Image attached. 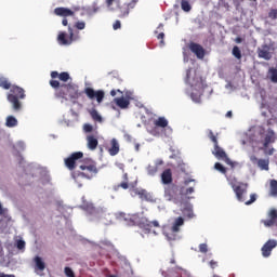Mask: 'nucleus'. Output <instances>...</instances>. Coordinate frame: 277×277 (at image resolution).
I'll return each instance as SVG.
<instances>
[{
  "instance_id": "obj_1",
  "label": "nucleus",
  "mask_w": 277,
  "mask_h": 277,
  "mask_svg": "<svg viewBox=\"0 0 277 277\" xmlns=\"http://www.w3.org/2000/svg\"><path fill=\"white\" fill-rule=\"evenodd\" d=\"M70 74L68 71H51V80L49 84L54 90L55 98H62V101H77L79 98V85L69 82Z\"/></svg>"
},
{
  "instance_id": "obj_2",
  "label": "nucleus",
  "mask_w": 277,
  "mask_h": 277,
  "mask_svg": "<svg viewBox=\"0 0 277 277\" xmlns=\"http://www.w3.org/2000/svg\"><path fill=\"white\" fill-rule=\"evenodd\" d=\"M78 168L79 170L72 173V179L78 184V187H83V185L79 183L80 179H88V181H90L91 179H94L96 174H98V169L96 168V164L90 161L81 162Z\"/></svg>"
},
{
  "instance_id": "obj_3",
  "label": "nucleus",
  "mask_w": 277,
  "mask_h": 277,
  "mask_svg": "<svg viewBox=\"0 0 277 277\" xmlns=\"http://www.w3.org/2000/svg\"><path fill=\"white\" fill-rule=\"evenodd\" d=\"M25 96H27L25 94V89L16 85V84H13L11 87L10 93L6 95V98H8L9 103H11L14 111H21V109L23 108V104L21 103V101H23V98H25Z\"/></svg>"
},
{
  "instance_id": "obj_4",
  "label": "nucleus",
  "mask_w": 277,
  "mask_h": 277,
  "mask_svg": "<svg viewBox=\"0 0 277 277\" xmlns=\"http://www.w3.org/2000/svg\"><path fill=\"white\" fill-rule=\"evenodd\" d=\"M227 181L234 190V194H236V198L239 202H246V197H243L245 194H248V184L243 182H237V177H227Z\"/></svg>"
},
{
  "instance_id": "obj_5",
  "label": "nucleus",
  "mask_w": 277,
  "mask_h": 277,
  "mask_svg": "<svg viewBox=\"0 0 277 277\" xmlns=\"http://www.w3.org/2000/svg\"><path fill=\"white\" fill-rule=\"evenodd\" d=\"M274 142H276L274 130H268L267 133H265V129L259 131V135L255 140L256 144H261L264 148H267V146L274 144Z\"/></svg>"
},
{
  "instance_id": "obj_6",
  "label": "nucleus",
  "mask_w": 277,
  "mask_h": 277,
  "mask_svg": "<svg viewBox=\"0 0 277 277\" xmlns=\"http://www.w3.org/2000/svg\"><path fill=\"white\" fill-rule=\"evenodd\" d=\"M68 35L65 31H61L57 36V42L62 45L72 44L75 40H79V32H75L72 27L68 26Z\"/></svg>"
},
{
  "instance_id": "obj_7",
  "label": "nucleus",
  "mask_w": 277,
  "mask_h": 277,
  "mask_svg": "<svg viewBox=\"0 0 277 277\" xmlns=\"http://www.w3.org/2000/svg\"><path fill=\"white\" fill-rule=\"evenodd\" d=\"M82 159H83V153L82 151H75L69 157L64 159V163H65L67 169L76 170L83 162Z\"/></svg>"
},
{
  "instance_id": "obj_8",
  "label": "nucleus",
  "mask_w": 277,
  "mask_h": 277,
  "mask_svg": "<svg viewBox=\"0 0 277 277\" xmlns=\"http://www.w3.org/2000/svg\"><path fill=\"white\" fill-rule=\"evenodd\" d=\"M212 155H214L216 159H222L223 161H225L227 166H230L232 170H235V168L240 166L239 162L233 161L230 160V158H228V155H226V151H224L222 147H220V144L214 145Z\"/></svg>"
},
{
  "instance_id": "obj_9",
  "label": "nucleus",
  "mask_w": 277,
  "mask_h": 277,
  "mask_svg": "<svg viewBox=\"0 0 277 277\" xmlns=\"http://www.w3.org/2000/svg\"><path fill=\"white\" fill-rule=\"evenodd\" d=\"M164 198L171 202L181 200V188L176 184H169L164 187Z\"/></svg>"
},
{
  "instance_id": "obj_10",
  "label": "nucleus",
  "mask_w": 277,
  "mask_h": 277,
  "mask_svg": "<svg viewBox=\"0 0 277 277\" xmlns=\"http://www.w3.org/2000/svg\"><path fill=\"white\" fill-rule=\"evenodd\" d=\"M138 1L140 0H129L128 2H124L123 4L119 5V9H118L119 18H127V16H129L131 10L135 9Z\"/></svg>"
},
{
  "instance_id": "obj_11",
  "label": "nucleus",
  "mask_w": 277,
  "mask_h": 277,
  "mask_svg": "<svg viewBox=\"0 0 277 277\" xmlns=\"http://www.w3.org/2000/svg\"><path fill=\"white\" fill-rule=\"evenodd\" d=\"M84 94H87L88 98H90L91 101H94V98H96L97 103H103V98H105V91H94V89L90 87L84 89Z\"/></svg>"
},
{
  "instance_id": "obj_12",
  "label": "nucleus",
  "mask_w": 277,
  "mask_h": 277,
  "mask_svg": "<svg viewBox=\"0 0 277 277\" xmlns=\"http://www.w3.org/2000/svg\"><path fill=\"white\" fill-rule=\"evenodd\" d=\"M188 49L196 55L198 60H205L206 51L202 45L196 42H190Z\"/></svg>"
},
{
  "instance_id": "obj_13",
  "label": "nucleus",
  "mask_w": 277,
  "mask_h": 277,
  "mask_svg": "<svg viewBox=\"0 0 277 277\" xmlns=\"http://www.w3.org/2000/svg\"><path fill=\"white\" fill-rule=\"evenodd\" d=\"M250 161L258 163V168H260V170H265L266 172L269 171V159H259L256 156L252 155L250 157Z\"/></svg>"
},
{
  "instance_id": "obj_14",
  "label": "nucleus",
  "mask_w": 277,
  "mask_h": 277,
  "mask_svg": "<svg viewBox=\"0 0 277 277\" xmlns=\"http://www.w3.org/2000/svg\"><path fill=\"white\" fill-rule=\"evenodd\" d=\"M258 57L261 60H266L269 62L272 60V52H269V45L263 44L261 48L258 49Z\"/></svg>"
},
{
  "instance_id": "obj_15",
  "label": "nucleus",
  "mask_w": 277,
  "mask_h": 277,
  "mask_svg": "<svg viewBox=\"0 0 277 277\" xmlns=\"http://www.w3.org/2000/svg\"><path fill=\"white\" fill-rule=\"evenodd\" d=\"M162 233L168 241H176V237H179V232L174 230V227L166 226Z\"/></svg>"
},
{
  "instance_id": "obj_16",
  "label": "nucleus",
  "mask_w": 277,
  "mask_h": 277,
  "mask_svg": "<svg viewBox=\"0 0 277 277\" xmlns=\"http://www.w3.org/2000/svg\"><path fill=\"white\" fill-rule=\"evenodd\" d=\"M54 14L56 16H62L63 18H67V16H75V12L72 10L64 6L54 9Z\"/></svg>"
},
{
  "instance_id": "obj_17",
  "label": "nucleus",
  "mask_w": 277,
  "mask_h": 277,
  "mask_svg": "<svg viewBox=\"0 0 277 277\" xmlns=\"http://www.w3.org/2000/svg\"><path fill=\"white\" fill-rule=\"evenodd\" d=\"M277 241L276 240H268L263 247H262V254L263 256L267 258L272 254L273 248H276Z\"/></svg>"
},
{
  "instance_id": "obj_18",
  "label": "nucleus",
  "mask_w": 277,
  "mask_h": 277,
  "mask_svg": "<svg viewBox=\"0 0 277 277\" xmlns=\"http://www.w3.org/2000/svg\"><path fill=\"white\" fill-rule=\"evenodd\" d=\"M159 166H163V160L158 159L155 161V164H149L147 167V174L149 176H155L159 172Z\"/></svg>"
},
{
  "instance_id": "obj_19",
  "label": "nucleus",
  "mask_w": 277,
  "mask_h": 277,
  "mask_svg": "<svg viewBox=\"0 0 277 277\" xmlns=\"http://www.w3.org/2000/svg\"><path fill=\"white\" fill-rule=\"evenodd\" d=\"M160 179H161V183L162 185H172V169H166L161 175H160Z\"/></svg>"
},
{
  "instance_id": "obj_20",
  "label": "nucleus",
  "mask_w": 277,
  "mask_h": 277,
  "mask_svg": "<svg viewBox=\"0 0 277 277\" xmlns=\"http://www.w3.org/2000/svg\"><path fill=\"white\" fill-rule=\"evenodd\" d=\"M87 146L89 150H96L98 147V138L92 134L87 135Z\"/></svg>"
},
{
  "instance_id": "obj_21",
  "label": "nucleus",
  "mask_w": 277,
  "mask_h": 277,
  "mask_svg": "<svg viewBox=\"0 0 277 277\" xmlns=\"http://www.w3.org/2000/svg\"><path fill=\"white\" fill-rule=\"evenodd\" d=\"M108 153L111 157H116V155L120 153V143H118V140L113 138L110 141V147L108 148Z\"/></svg>"
},
{
  "instance_id": "obj_22",
  "label": "nucleus",
  "mask_w": 277,
  "mask_h": 277,
  "mask_svg": "<svg viewBox=\"0 0 277 277\" xmlns=\"http://www.w3.org/2000/svg\"><path fill=\"white\" fill-rule=\"evenodd\" d=\"M268 217L269 220H265L263 221L264 226H274V224H276L277 221V210L276 209H272L268 213Z\"/></svg>"
},
{
  "instance_id": "obj_23",
  "label": "nucleus",
  "mask_w": 277,
  "mask_h": 277,
  "mask_svg": "<svg viewBox=\"0 0 277 277\" xmlns=\"http://www.w3.org/2000/svg\"><path fill=\"white\" fill-rule=\"evenodd\" d=\"M114 103H116L117 107L120 109H129V106L131 105V102L123 96L115 97Z\"/></svg>"
},
{
  "instance_id": "obj_24",
  "label": "nucleus",
  "mask_w": 277,
  "mask_h": 277,
  "mask_svg": "<svg viewBox=\"0 0 277 277\" xmlns=\"http://www.w3.org/2000/svg\"><path fill=\"white\" fill-rule=\"evenodd\" d=\"M190 85L197 90H205V80L201 77H196Z\"/></svg>"
},
{
  "instance_id": "obj_25",
  "label": "nucleus",
  "mask_w": 277,
  "mask_h": 277,
  "mask_svg": "<svg viewBox=\"0 0 277 277\" xmlns=\"http://www.w3.org/2000/svg\"><path fill=\"white\" fill-rule=\"evenodd\" d=\"M183 224H185V219H183L182 216H179L174 220L171 228H173V230H176L177 233H180L181 226H183Z\"/></svg>"
},
{
  "instance_id": "obj_26",
  "label": "nucleus",
  "mask_w": 277,
  "mask_h": 277,
  "mask_svg": "<svg viewBox=\"0 0 277 277\" xmlns=\"http://www.w3.org/2000/svg\"><path fill=\"white\" fill-rule=\"evenodd\" d=\"M154 124L160 129H166L168 127V119L166 117H159L154 121Z\"/></svg>"
},
{
  "instance_id": "obj_27",
  "label": "nucleus",
  "mask_w": 277,
  "mask_h": 277,
  "mask_svg": "<svg viewBox=\"0 0 277 277\" xmlns=\"http://www.w3.org/2000/svg\"><path fill=\"white\" fill-rule=\"evenodd\" d=\"M0 88H2V90H11L12 83L10 80H8V78L0 76Z\"/></svg>"
},
{
  "instance_id": "obj_28",
  "label": "nucleus",
  "mask_w": 277,
  "mask_h": 277,
  "mask_svg": "<svg viewBox=\"0 0 277 277\" xmlns=\"http://www.w3.org/2000/svg\"><path fill=\"white\" fill-rule=\"evenodd\" d=\"M269 195L277 198V180L269 181Z\"/></svg>"
},
{
  "instance_id": "obj_29",
  "label": "nucleus",
  "mask_w": 277,
  "mask_h": 277,
  "mask_svg": "<svg viewBox=\"0 0 277 277\" xmlns=\"http://www.w3.org/2000/svg\"><path fill=\"white\" fill-rule=\"evenodd\" d=\"M18 120L14 116L6 117L5 126L12 129L13 127H17Z\"/></svg>"
},
{
  "instance_id": "obj_30",
  "label": "nucleus",
  "mask_w": 277,
  "mask_h": 277,
  "mask_svg": "<svg viewBox=\"0 0 277 277\" xmlns=\"http://www.w3.org/2000/svg\"><path fill=\"white\" fill-rule=\"evenodd\" d=\"M35 263H36V267H37V269H39V272H44L47 265L42 261V258L36 256L35 258Z\"/></svg>"
},
{
  "instance_id": "obj_31",
  "label": "nucleus",
  "mask_w": 277,
  "mask_h": 277,
  "mask_svg": "<svg viewBox=\"0 0 277 277\" xmlns=\"http://www.w3.org/2000/svg\"><path fill=\"white\" fill-rule=\"evenodd\" d=\"M90 116L94 122H103V117H101L97 109H91Z\"/></svg>"
},
{
  "instance_id": "obj_32",
  "label": "nucleus",
  "mask_w": 277,
  "mask_h": 277,
  "mask_svg": "<svg viewBox=\"0 0 277 277\" xmlns=\"http://www.w3.org/2000/svg\"><path fill=\"white\" fill-rule=\"evenodd\" d=\"M134 194L141 198V200H148L149 194L146 189L135 190Z\"/></svg>"
},
{
  "instance_id": "obj_33",
  "label": "nucleus",
  "mask_w": 277,
  "mask_h": 277,
  "mask_svg": "<svg viewBox=\"0 0 277 277\" xmlns=\"http://www.w3.org/2000/svg\"><path fill=\"white\" fill-rule=\"evenodd\" d=\"M159 228V222L158 221H151L149 223L146 224V228L145 232L146 233H153L151 228Z\"/></svg>"
},
{
  "instance_id": "obj_34",
  "label": "nucleus",
  "mask_w": 277,
  "mask_h": 277,
  "mask_svg": "<svg viewBox=\"0 0 277 277\" xmlns=\"http://www.w3.org/2000/svg\"><path fill=\"white\" fill-rule=\"evenodd\" d=\"M184 217H187L188 220L194 219V210L189 207L184 208V210L182 211Z\"/></svg>"
},
{
  "instance_id": "obj_35",
  "label": "nucleus",
  "mask_w": 277,
  "mask_h": 277,
  "mask_svg": "<svg viewBox=\"0 0 277 277\" xmlns=\"http://www.w3.org/2000/svg\"><path fill=\"white\" fill-rule=\"evenodd\" d=\"M269 75H271V81L273 83H277V69L274 67H271L268 70Z\"/></svg>"
},
{
  "instance_id": "obj_36",
  "label": "nucleus",
  "mask_w": 277,
  "mask_h": 277,
  "mask_svg": "<svg viewBox=\"0 0 277 277\" xmlns=\"http://www.w3.org/2000/svg\"><path fill=\"white\" fill-rule=\"evenodd\" d=\"M181 8L184 12H192V4L187 0H182Z\"/></svg>"
},
{
  "instance_id": "obj_37",
  "label": "nucleus",
  "mask_w": 277,
  "mask_h": 277,
  "mask_svg": "<svg viewBox=\"0 0 277 277\" xmlns=\"http://www.w3.org/2000/svg\"><path fill=\"white\" fill-rule=\"evenodd\" d=\"M190 194H194V187H188L185 189V187H181V196H190Z\"/></svg>"
},
{
  "instance_id": "obj_38",
  "label": "nucleus",
  "mask_w": 277,
  "mask_h": 277,
  "mask_svg": "<svg viewBox=\"0 0 277 277\" xmlns=\"http://www.w3.org/2000/svg\"><path fill=\"white\" fill-rule=\"evenodd\" d=\"M234 57H236V60H241V50L239 49V47L235 45L233 48V51H232Z\"/></svg>"
},
{
  "instance_id": "obj_39",
  "label": "nucleus",
  "mask_w": 277,
  "mask_h": 277,
  "mask_svg": "<svg viewBox=\"0 0 277 277\" xmlns=\"http://www.w3.org/2000/svg\"><path fill=\"white\" fill-rule=\"evenodd\" d=\"M214 169L217 170V172H221V174H226L225 167H223L220 162H215Z\"/></svg>"
},
{
  "instance_id": "obj_40",
  "label": "nucleus",
  "mask_w": 277,
  "mask_h": 277,
  "mask_svg": "<svg viewBox=\"0 0 277 277\" xmlns=\"http://www.w3.org/2000/svg\"><path fill=\"white\" fill-rule=\"evenodd\" d=\"M74 28L82 31V29H85V22H76Z\"/></svg>"
},
{
  "instance_id": "obj_41",
  "label": "nucleus",
  "mask_w": 277,
  "mask_h": 277,
  "mask_svg": "<svg viewBox=\"0 0 277 277\" xmlns=\"http://www.w3.org/2000/svg\"><path fill=\"white\" fill-rule=\"evenodd\" d=\"M208 137L211 140V142H213L214 146L219 144L217 136H215V134H213L212 130H209Z\"/></svg>"
},
{
  "instance_id": "obj_42",
  "label": "nucleus",
  "mask_w": 277,
  "mask_h": 277,
  "mask_svg": "<svg viewBox=\"0 0 277 277\" xmlns=\"http://www.w3.org/2000/svg\"><path fill=\"white\" fill-rule=\"evenodd\" d=\"M83 131H84V133H92L94 131V127L90 123H84Z\"/></svg>"
},
{
  "instance_id": "obj_43",
  "label": "nucleus",
  "mask_w": 277,
  "mask_h": 277,
  "mask_svg": "<svg viewBox=\"0 0 277 277\" xmlns=\"http://www.w3.org/2000/svg\"><path fill=\"white\" fill-rule=\"evenodd\" d=\"M199 252H201L202 254H207L209 252V247L207 246V243L199 245Z\"/></svg>"
},
{
  "instance_id": "obj_44",
  "label": "nucleus",
  "mask_w": 277,
  "mask_h": 277,
  "mask_svg": "<svg viewBox=\"0 0 277 277\" xmlns=\"http://www.w3.org/2000/svg\"><path fill=\"white\" fill-rule=\"evenodd\" d=\"M268 18H272V21H276V18H277V9H272L269 11Z\"/></svg>"
},
{
  "instance_id": "obj_45",
  "label": "nucleus",
  "mask_w": 277,
  "mask_h": 277,
  "mask_svg": "<svg viewBox=\"0 0 277 277\" xmlns=\"http://www.w3.org/2000/svg\"><path fill=\"white\" fill-rule=\"evenodd\" d=\"M65 276L67 277H75V272H72L71 267H65Z\"/></svg>"
},
{
  "instance_id": "obj_46",
  "label": "nucleus",
  "mask_w": 277,
  "mask_h": 277,
  "mask_svg": "<svg viewBox=\"0 0 277 277\" xmlns=\"http://www.w3.org/2000/svg\"><path fill=\"white\" fill-rule=\"evenodd\" d=\"M16 248L17 250H25V240H17Z\"/></svg>"
},
{
  "instance_id": "obj_47",
  "label": "nucleus",
  "mask_w": 277,
  "mask_h": 277,
  "mask_svg": "<svg viewBox=\"0 0 277 277\" xmlns=\"http://www.w3.org/2000/svg\"><path fill=\"white\" fill-rule=\"evenodd\" d=\"M82 207H83V209H85L87 211H94V205H92V203H85V202H83Z\"/></svg>"
},
{
  "instance_id": "obj_48",
  "label": "nucleus",
  "mask_w": 277,
  "mask_h": 277,
  "mask_svg": "<svg viewBox=\"0 0 277 277\" xmlns=\"http://www.w3.org/2000/svg\"><path fill=\"white\" fill-rule=\"evenodd\" d=\"M253 202H256V195L255 194H252L251 196H250V200H248V201H245V205H252Z\"/></svg>"
},
{
  "instance_id": "obj_49",
  "label": "nucleus",
  "mask_w": 277,
  "mask_h": 277,
  "mask_svg": "<svg viewBox=\"0 0 277 277\" xmlns=\"http://www.w3.org/2000/svg\"><path fill=\"white\" fill-rule=\"evenodd\" d=\"M120 187L122 189H129V182H122V183L118 184L117 189H120Z\"/></svg>"
},
{
  "instance_id": "obj_50",
  "label": "nucleus",
  "mask_w": 277,
  "mask_h": 277,
  "mask_svg": "<svg viewBox=\"0 0 277 277\" xmlns=\"http://www.w3.org/2000/svg\"><path fill=\"white\" fill-rule=\"evenodd\" d=\"M122 27V24L120 23V21H116L115 23H114V25H113V29H115V30H118V29H120Z\"/></svg>"
},
{
  "instance_id": "obj_51",
  "label": "nucleus",
  "mask_w": 277,
  "mask_h": 277,
  "mask_svg": "<svg viewBox=\"0 0 277 277\" xmlns=\"http://www.w3.org/2000/svg\"><path fill=\"white\" fill-rule=\"evenodd\" d=\"M190 98H193L195 103H200V95H196L195 93H192Z\"/></svg>"
},
{
  "instance_id": "obj_52",
  "label": "nucleus",
  "mask_w": 277,
  "mask_h": 277,
  "mask_svg": "<svg viewBox=\"0 0 277 277\" xmlns=\"http://www.w3.org/2000/svg\"><path fill=\"white\" fill-rule=\"evenodd\" d=\"M209 265H210L211 269H215V267H217V261L211 260V261L209 262Z\"/></svg>"
},
{
  "instance_id": "obj_53",
  "label": "nucleus",
  "mask_w": 277,
  "mask_h": 277,
  "mask_svg": "<svg viewBox=\"0 0 277 277\" xmlns=\"http://www.w3.org/2000/svg\"><path fill=\"white\" fill-rule=\"evenodd\" d=\"M262 150H264L265 155H274V148L267 149V147H263Z\"/></svg>"
},
{
  "instance_id": "obj_54",
  "label": "nucleus",
  "mask_w": 277,
  "mask_h": 277,
  "mask_svg": "<svg viewBox=\"0 0 277 277\" xmlns=\"http://www.w3.org/2000/svg\"><path fill=\"white\" fill-rule=\"evenodd\" d=\"M157 38H158V40H160L161 44H163V38H166V34L160 32V34H158Z\"/></svg>"
},
{
  "instance_id": "obj_55",
  "label": "nucleus",
  "mask_w": 277,
  "mask_h": 277,
  "mask_svg": "<svg viewBox=\"0 0 277 277\" xmlns=\"http://www.w3.org/2000/svg\"><path fill=\"white\" fill-rule=\"evenodd\" d=\"M122 94V91H120V89H118V90H111L110 91V96H116V94Z\"/></svg>"
},
{
  "instance_id": "obj_56",
  "label": "nucleus",
  "mask_w": 277,
  "mask_h": 277,
  "mask_svg": "<svg viewBox=\"0 0 277 277\" xmlns=\"http://www.w3.org/2000/svg\"><path fill=\"white\" fill-rule=\"evenodd\" d=\"M114 1H120V0H106L107 8H111V5H114Z\"/></svg>"
},
{
  "instance_id": "obj_57",
  "label": "nucleus",
  "mask_w": 277,
  "mask_h": 277,
  "mask_svg": "<svg viewBox=\"0 0 277 277\" xmlns=\"http://www.w3.org/2000/svg\"><path fill=\"white\" fill-rule=\"evenodd\" d=\"M195 182H196V180L187 179L184 181V185L187 186V185H189V183H195Z\"/></svg>"
},
{
  "instance_id": "obj_58",
  "label": "nucleus",
  "mask_w": 277,
  "mask_h": 277,
  "mask_svg": "<svg viewBox=\"0 0 277 277\" xmlns=\"http://www.w3.org/2000/svg\"><path fill=\"white\" fill-rule=\"evenodd\" d=\"M62 25H63L64 27H68V19H67L66 17L63 18Z\"/></svg>"
},
{
  "instance_id": "obj_59",
  "label": "nucleus",
  "mask_w": 277,
  "mask_h": 277,
  "mask_svg": "<svg viewBox=\"0 0 277 277\" xmlns=\"http://www.w3.org/2000/svg\"><path fill=\"white\" fill-rule=\"evenodd\" d=\"M0 277H16L15 275H8L5 273H0Z\"/></svg>"
},
{
  "instance_id": "obj_60",
  "label": "nucleus",
  "mask_w": 277,
  "mask_h": 277,
  "mask_svg": "<svg viewBox=\"0 0 277 277\" xmlns=\"http://www.w3.org/2000/svg\"><path fill=\"white\" fill-rule=\"evenodd\" d=\"M129 224H130V226H135V219H133V217H130L129 219Z\"/></svg>"
},
{
  "instance_id": "obj_61",
  "label": "nucleus",
  "mask_w": 277,
  "mask_h": 277,
  "mask_svg": "<svg viewBox=\"0 0 277 277\" xmlns=\"http://www.w3.org/2000/svg\"><path fill=\"white\" fill-rule=\"evenodd\" d=\"M189 75H192V69L186 70V81H189Z\"/></svg>"
},
{
  "instance_id": "obj_62",
  "label": "nucleus",
  "mask_w": 277,
  "mask_h": 277,
  "mask_svg": "<svg viewBox=\"0 0 277 277\" xmlns=\"http://www.w3.org/2000/svg\"><path fill=\"white\" fill-rule=\"evenodd\" d=\"M225 116L226 118H233V111L228 110Z\"/></svg>"
},
{
  "instance_id": "obj_63",
  "label": "nucleus",
  "mask_w": 277,
  "mask_h": 277,
  "mask_svg": "<svg viewBox=\"0 0 277 277\" xmlns=\"http://www.w3.org/2000/svg\"><path fill=\"white\" fill-rule=\"evenodd\" d=\"M123 181L129 183V174H127V173L123 174Z\"/></svg>"
},
{
  "instance_id": "obj_64",
  "label": "nucleus",
  "mask_w": 277,
  "mask_h": 277,
  "mask_svg": "<svg viewBox=\"0 0 277 277\" xmlns=\"http://www.w3.org/2000/svg\"><path fill=\"white\" fill-rule=\"evenodd\" d=\"M237 42V44H241V42H243V39H241L240 37L236 38L235 40Z\"/></svg>"
}]
</instances>
